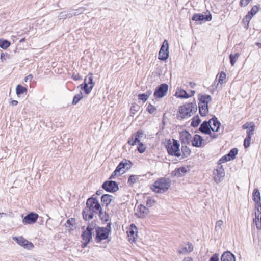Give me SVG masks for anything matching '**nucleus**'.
I'll use <instances>...</instances> for the list:
<instances>
[{"label":"nucleus","instance_id":"nucleus-1","mask_svg":"<svg viewBox=\"0 0 261 261\" xmlns=\"http://www.w3.org/2000/svg\"><path fill=\"white\" fill-rule=\"evenodd\" d=\"M197 110V107L194 100L193 102L186 103L179 108V114L177 116L178 119H183L184 118L190 117L193 113Z\"/></svg>","mask_w":261,"mask_h":261},{"label":"nucleus","instance_id":"nucleus-2","mask_svg":"<svg viewBox=\"0 0 261 261\" xmlns=\"http://www.w3.org/2000/svg\"><path fill=\"white\" fill-rule=\"evenodd\" d=\"M171 182L170 179L168 178H160L154 182L151 189L156 193H163L168 190Z\"/></svg>","mask_w":261,"mask_h":261},{"label":"nucleus","instance_id":"nucleus-3","mask_svg":"<svg viewBox=\"0 0 261 261\" xmlns=\"http://www.w3.org/2000/svg\"><path fill=\"white\" fill-rule=\"evenodd\" d=\"M180 144L179 142L175 139H173V142L171 143L170 140L168 142L167 146V150L169 155L179 157L181 155L179 149Z\"/></svg>","mask_w":261,"mask_h":261},{"label":"nucleus","instance_id":"nucleus-4","mask_svg":"<svg viewBox=\"0 0 261 261\" xmlns=\"http://www.w3.org/2000/svg\"><path fill=\"white\" fill-rule=\"evenodd\" d=\"M96 225V222L95 221H92L91 222H89L88 223L85 229H84L85 226H83L82 227V229L84 230L81 234V238L83 240H88L89 241H91L93 230L95 228Z\"/></svg>","mask_w":261,"mask_h":261},{"label":"nucleus","instance_id":"nucleus-5","mask_svg":"<svg viewBox=\"0 0 261 261\" xmlns=\"http://www.w3.org/2000/svg\"><path fill=\"white\" fill-rule=\"evenodd\" d=\"M94 229L96 232L95 240L97 243H99L108 238L110 233L104 227H99L96 225Z\"/></svg>","mask_w":261,"mask_h":261},{"label":"nucleus","instance_id":"nucleus-6","mask_svg":"<svg viewBox=\"0 0 261 261\" xmlns=\"http://www.w3.org/2000/svg\"><path fill=\"white\" fill-rule=\"evenodd\" d=\"M169 86L166 83H162L155 89L153 96L155 98H161L165 96L167 93Z\"/></svg>","mask_w":261,"mask_h":261},{"label":"nucleus","instance_id":"nucleus-7","mask_svg":"<svg viewBox=\"0 0 261 261\" xmlns=\"http://www.w3.org/2000/svg\"><path fill=\"white\" fill-rule=\"evenodd\" d=\"M86 207L90 208L92 211H94V213H95L97 211H98L99 212L100 210H102L98 201L96 197H90L87 199Z\"/></svg>","mask_w":261,"mask_h":261},{"label":"nucleus","instance_id":"nucleus-8","mask_svg":"<svg viewBox=\"0 0 261 261\" xmlns=\"http://www.w3.org/2000/svg\"><path fill=\"white\" fill-rule=\"evenodd\" d=\"M169 43L167 40H165L159 52L158 58L160 60L166 61L169 57Z\"/></svg>","mask_w":261,"mask_h":261},{"label":"nucleus","instance_id":"nucleus-9","mask_svg":"<svg viewBox=\"0 0 261 261\" xmlns=\"http://www.w3.org/2000/svg\"><path fill=\"white\" fill-rule=\"evenodd\" d=\"M102 188L107 192L110 193L115 192L119 189L118 184L113 180L105 181L102 185Z\"/></svg>","mask_w":261,"mask_h":261},{"label":"nucleus","instance_id":"nucleus-10","mask_svg":"<svg viewBox=\"0 0 261 261\" xmlns=\"http://www.w3.org/2000/svg\"><path fill=\"white\" fill-rule=\"evenodd\" d=\"M13 240L20 246L28 249H31L34 247L31 242L28 241L22 236L13 237Z\"/></svg>","mask_w":261,"mask_h":261},{"label":"nucleus","instance_id":"nucleus-11","mask_svg":"<svg viewBox=\"0 0 261 261\" xmlns=\"http://www.w3.org/2000/svg\"><path fill=\"white\" fill-rule=\"evenodd\" d=\"M207 15H203L201 13H195L192 17V20L195 21H210L212 19V16L211 13L208 11Z\"/></svg>","mask_w":261,"mask_h":261},{"label":"nucleus","instance_id":"nucleus-12","mask_svg":"<svg viewBox=\"0 0 261 261\" xmlns=\"http://www.w3.org/2000/svg\"><path fill=\"white\" fill-rule=\"evenodd\" d=\"M38 218V215L34 212L28 214L23 219L22 222L24 224H31L35 223Z\"/></svg>","mask_w":261,"mask_h":261},{"label":"nucleus","instance_id":"nucleus-13","mask_svg":"<svg viewBox=\"0 0 261 261\" xmlns=\"http://www.w3.org/2000/svg\"><path fill=\"white\" fill-rule=\"evenodd\" d=\"M199 130L204 134H210L211 130H212V127L211 126V120L208 121H204L199 128Z\"/></svg>","mask_w":261,"mask_h":261},{"label":"nucleus","instance_id":"nucleus-14","mask_svg":"<svg viewBox=\"0 0 261 261\" xmlns=\"http://www.w3.org/2000/svg\"><path fill=\"white\" fill-rule=\"evenodd\" d=\"M180 141L182 145H189L190 144L192 136L188 131L184 130L179 133Z\"/></svg>","mask_w":261,"mask_h":261},{"label":"nucleus","instance_id":"nucleus-15","mask_svg":"<svg viewBox=\"0 0 261 261\" xmlns=\"http://www.w3.org/2000/svg\"><path fill=\"white\" fill-rule=\"evenodd\" d=\"M149 210L146 206L140 204L137 210V212L135 213V215L139 218H144L149 213Z\"/></svg>","mask_w":261,"mask_h":261},{"label":"nucleus","instance_id":"nucleus-16","mask_svg":"<svg viewBox=\"0 0 261 261\" xmlns=\"http://www.w3.org/2000/svg\"><path fill=\"white\" fill-rule=\"evenodd\" d=\"M259 10V7L257 5L254 6L249 11L247 14L246 15L245 19H243V21L245 23L247 22V25H249V23L251 18L255 15Z\"/></svg>","mask_w":261,"mask_h":261},{"label":"nucleus","instance_id":"nucleus-17","mask_svg":"<svg viewBox=\"0 0 261 261\" xmlns=\"http://www.w3.org/2000/svg\"><path fill=\"white\" fill-rule=\"evenodd\" d=\"M193 250V246L192 244L189 242H187L186 245H181L180 249L178 251L179 254H186L190 253Z\"/></svg>","mask_w":261,"mask_h":261},{"label":"nucleus","instance_id":"nucleus-18","mask_svg":"<svg viewBox=\"0 0 261 261\" xmlns=\"http://www.w3.org/2000/svg\"><path fill=\"white\" fill-rule=\"evenodd\" d=\"M215 176L214 177V180L217 183H219L221 181V179L224 177L225 173L224 170L222 166L218 167L216 170V172H214Z\"/></svg>","mask_w":261,"mask_h":261},{"label":"nucleus","instance_id":"nucleus-19","mask_svg":"<svg viewBox=\"0 0 261 261\" xmlns=\"http://www.w3.org/2000/svg\"><path fill=\"white\" fill-rule=\"evenodd\" d=\"M132 165V163L129 160H124L122 161L119 165L116 168V172H118L120 173L121 170L123 169L126 168V169H129L131 168Z\"/></svg>","mask_w":261,"mask_h":261},{"label":"nucleus","instance_id":"nucleus-20","mask_svg":"<svg viewBox=\"0 0 261 261\" xmlns=\"http://www.w3.org/2000/svg\"><path fill=\"white\" fill-rule=\"evenodd\" d=\"M188 170L185 167H181L175 169L171 174L172 177H180L185 175L188 172Z\"/></svg>","mask_w":261,"mask_h":261},{"label":"nucleus","instance_id":"nucleus-21","mask_svg":"<svg viewBox=\"0 0 261 261\" xmlns=\"http://www.w3.org/2000/svg\"><path fill=\"white\" fill-rule=\"evenodd\" d=\"M94 213V211H92L90 208H87L85 207L82 211L83 219L86 221L92 219Z\"/></svg>","mask_w":261,"mask_h":261},{"label":"nucleus","instance_id":"nucleus-22","mask_svg":"<svg viewBox=\"0 0 261 261\" xmlns=\"http://www.w3.org/2000/svg\"><path fill=\"white\" fill-rule=\"evenodd\" d=\"M221 261H236V257L231 252L227 251L221 255Z\"/></svg>","mask_w":261,"mask_h":261},{"label":"nucleus","instance_id":"nucleus-23","mask_svg":"<svg viewBox=\"0 0 261 261\" xmlns=\"http://www.w3.org/2000/svg\"><path fill=\"white\" fill-rule=\"evenodd\" d=\"M203 141V138L200 135L196 134L191 141L192 145L194 147H199L201 146Z\"/></svg>","mask_w":261,"mask_h":261},{"label":"nucleus","instance_id":"nucleus-24","mask_svg":"<svg viewBox=\"0 0 261 261\" xmlns=\"http://www.w3.org/2000/svg\"><path fill=\"white\" fill-rule=\"evenodd\" d=\"M198 98L199 101L198 103L205 104L208 103L212 100V97L210 95H202L201 94H198Z\"/></svg>","mask_w":261,"mask_h":261},{"label":"nucleus","instance_id":"nucleus-25","mask_svg":"<svg viewBox=\"0 0 261 261\" xmlns=\"http://www.w3.org/2000/svg\"><path fill=\"white\" fill-rule=\"evenodd\" d=\"M78 87H80L81 90H83L86 94H89L93 89L92 85L89 86V84L87 83V81H84Z\"/></svg>","mask_w":261,"mask_h":261},{"label":"nucleus","instance_id":"nucleus-26","mask_svg":"<svg viewBox=\"0 0 261 261\" xmlns=\"http://www.w3.org/2000/svg\"><path fill=\"white\" fill-rule=\"evenodd\" d=\"M199 112L201 116L204 117L208 113V105L198 103Z\"/></svg>","mask_w":261,"mask_h":261},{"label":"nucleus","instance_id":"nucleus-27","mask_svg":"<svg viewBox=\"0 0 261 261\" xmlns=\"http://www.w3.org/2000/svg\"><path fill=\"white\" fill-rule=\"evenodd\" d=\"M210 120H211V121H213V125L214 127V128L212 127V130L216 132H218L220 128L221 123L215 116H214Z\"/></svg>","mask_w":261,"mask_h":261},{"label":"nucleus","instance_id":"nucleus-28","mask_svg":"<svg viewBox=\"0 0 261 261\" xmlns=\"http://www.w3.org/2000/svg\"><path fill=\"white\" fill-rule=\"evenodd\" d=\"M187 145H182L181 152H182V159L187 158L190 155L191 150L187 146Z\"/></svg>","mask_w":261,"mask_h":261},{"label":"nucleus","instance_id":"nucleus-29","mask_svg":"<svg viewBox=\"0 0 261 261\" xmlns=\"http://www.w3.org/2000/svg\"><path fill=\"white\" fill-rule=\"evenodd\" d=\"M98 216L101 221L103 222H107L109 221L110 217L109 214L106 212L103 213L102 210H100L99 212Z\"/></svg>","mask_w":261,"mask_h":261},{"label":"nucleus","instance_id":"nucleus-30","mask_svg":"<svg viewBox=\"0 0 261 261\" xmlns=\"http://www.w3.org/2000/svg\"><path fill=\"white\" fill-rule=\"evenodd\" d=\"M11 45V42L7 39H0V47L3 49H7Z\"/></svg>","mask_w":261,"mask_h":261},{"label":"nucleus","instance_id":"nucleus-31","mask_svg":"<svg viewBox=\"0 0 261 261\" xmlns=\"http://www.w3.org/2000/svg\"><path fill=\"white\" fill-rule=\"evenodd\" d=\"M201 122V119L198 115L195 116L192 119L191 126L193 127H197Z\"/></svg>","mask_w":261,"mask_h":261},{"label":"nucleus","instance_id":"nucleus-32","mask_svg":"<svg viewBox=\"0 0 261 261\" xmlns=\"http://www.w3.org/2000/svg\"><path fill=\"white\" fill-rule=\"evenodd\" d=\"M240 54L237 53L234 54H231L229 55L230 63L231 66H234L235 63L238 59Z\"/></svg>","mask_w":261,"mask_h":261},{"label":"nucleus","instance_id":"nucleus-33","mask_svg":"<svg viewBox=\"0 0 261 261\" xmlns=\"http://www.w3.org/2000/svg\"><path fill=\"white\" fill-rule=\"evenodd\" d=\"M176 95L177 97L180 98H188L190 96L188 94L187 91L184 89H181L178 92L176 93Z\"/></svg>","mask_w":261,"mask_h":261},{"label":"nucleus","instance_id":"nucleus-34","mask_svg":"<svg viewBox=\"0 0 261 261\" xmlns=\"http://www.w3.org/2000/svg\"><path fill=\"white\" fill-rule=\"evenodd\" d=\"M144 133L142 130H138L134 135H132L133 136V139L136 142L139 143L140 142V138L143 137Z\"/></svg>","mask_w":261,"mask_h":261},{"label":"nucleus","instance_id":"nucleus-35","mask_svg":"<svg viewBox=\"0 0 261 261\" xmlns=\"http://www.w3.org/2000/svg\"><path fill=\"white\" fill-rule=\"evenodd\" d=\"M238 149L237 148L231 149L229 153L227 154L228 158L230 159V161L235 159L236 155L238 154Z\"/></svg>","mask_w":261,"mask_h":261},{"label":"nucleus","instance_id":"nucleus-36","mask_svg":"<svg viewBox=\"0 0 261 261\" xmlns=\"http://www.w3.org/2000/svg\"><path fill=\"white\" fill-rule=\"evenodd\" d=\"M27 91V88L21 85H18L16 88V92L17 95H20Z\"/></svg>","mask_w":261,"mask_h":261},{"label":"nucleus","instance_id":"nucleus-37","mask_svg":"<svg viewBox=\"0 0 261 261\" xmlns=\"http://www.w3.org/2000/svg\"><path fill=\"white\" fill-rule=\"evenodd\" d=\"M83 98V93L80 92L79 93L76 94L73 97L72 104L76 105L82 98Z\"/></svg>","mask_w":261,"mask_h":261},{"label":"nucleus","instance_id":"nucleus-38","mask_svg":"<svg viewBox=\"0 0 261 261\" xmlns=\"http://www.w3.org/2000/svg\"><path fill=\"white\" fill-rule=\"evenodd\" d=\"M66 227L69 226L70 230H73L75 228V220L74 218H70L68 219L66 223Z\"/></svg>","mask_w":261,"mask_h":261},{"label":"nucleus","instance_id":"nucleus-39","mask_svg":"<svg viewBox=\"0 0 261 261\" xmlns=\"http://www.w3.org/2000/svg\"><path fill=\"white\" fill-rule=\"evenodd\" d=\"M84 81H87V83L89 84V86L92 85V87L93 88L94 87L95 83L93 82V75L92 73L88 74V75H87L85 77V78L84 79Z\"/></svg>","mask_w":261,"mask_h":261},{"label":"nucleus","instance_id":"nucleus-40","mask_svg":"<svg viewBox=\"0 0 261 261\" xmlns=\"http://www.w3.org/2000/svg\"><path fill=\"white\" fill-rule=\"evenodd\" d=\"M253 224L256 226L258 230L261 229V217L255 216L253 219Z\"/></svg>","mask_w":261,"mask_h":261},{"label":"nucleus","instance_id":"nucleus-41","mask_svg":"<svg viewBox=\"0 0 261 261\" xmlns=\"http://www.w3.org/2000/svg\"><path fill=\"white\" fill-rule=\"evenodd\" d=\"M156 203V200L152 198V197H147L146 200V206L148 207H152Z\"/></svg>","mask_w":261,"mask_h":261},{"label":"nucleus","instance_id":"nucleus-42","mask_svg":"<svg viewBox=\"0 0 261 261\" xmlns=\"http://www.w3.org/2000/svg\"><path fill=\"white\" fill-rule=\"evenodd\" d=\"M255 202V208H261V197H253Z\"/></svg>","mask_w":261,"mask_h":261},{"label":"nucleus","instance_id":"nucleus-43","mask_svg":"<svg viewBox=\"0 0 261 261\" xmlns=\"http://www.w3.org/2000/svg\"><path fill=\"white\" fill-rule=\"evenodd\" d=\"M137 228L134 224H130V229L128 231V234L130 236H134L135 232L137 233Z\"/></svg>","mask_w":261,"mask_h":261},{"label":"nucleus","instance_id":"nucleus-44","mask_svg":"<svg viewBox=\"0 0 261 261\" xmlns=\"http://www.w3.org/2000/svg\"><path fill=\"white\" fill-rule=\"evenodd\" d=\"M73 16V15L71 13H65L64 12H62L58 15V18L59 19H66V18H70Z\"/></svg>","mask_w":261,"mask_h":261},{"label":"nucleus","instance_id":"nucleus-45","mask_svg":"<svg viewBox=\"0 0 261 261\" xmlns=\"http://www.w3.org/2000/svg\"><path fill=\"white\" fill-rule=\"evenodd\" d=\"M101 199L102 204H105L106 206L110 203L112 200L110 197H101Z\"/></svg>","mask_w":261,"mask_h":261},{"label":"nucleus","instance_id":"nucleus-46","mask_svg":"<svg viewBox=\"0 0 261 261\" xmlns=\"http://www.w3.org/2000/svg\"><path fill=\"white\" fill-rule=\"evenodd\" d=\"M251 127L249 130H247V137H249L251 138V136L253 134L254 131L255 130V126L254 123H252Z\"/></svg>","mask_w":261,"mask_h":261},{"label":"nucleus","instance_id":"nucleus-47","mask_svg":"<svg viewBox=\"0 0 261 261\" xmlns=\"http://www.w3.org/2000/svg\"><path fill=\"white\" fill-rule=\"evenodd\" d=\"M138 143L139 144H138V146L137 147V150L139 153H143V152H145L146 147H144L143 143L139 142V143Z\"/></svg>","mask_w":261,"mask_h":261},{"label":"nucleus","instance_id":"nucleus-48","mask_svg":"<svg viewBox=\"0 0 261 261\" xmlns=\"http://www.w3.org/2000/svg\"><path fill=\"white\" fill-rule=\"evenodd\" d=\"M147 111L151 114H153L156 110V108L151 103H149L147 107Z\"/></svg>","mask_w":261,"mask_h":261},{"label":"nucleus","instance_id":"nucleus-49","mask_svg":"<svg viewBox=\"0 0 261 261\" xmlns=\"http://www.w3.org/2000/svg\"><path fill=\"white\" fill-rule=\"evenodd\" d=\"M251 138L246 137L244 141V146L245 148H247L250 145Z\"/></svg>","mask_w":261,"mask_h":261},{"label":"nucleus","instance_id":"nucleus-50","mask_svg":"<svg viewBox=\"0 0 261 261\" xmlns=\"http://www.w3.org/2000/svg\"><path fill=\"white\" fill-rule=\"evenodd\" d=\"M138 178L136 175H130L128 179V184H132L136 182Z\"/></svg>","mask_w":261,"mask_h":261},{"label":"nucleus","instance_id":"nucleus-51","mask_svg":"<svg viewBox=\"0 0 261 261\" xmlns=\"http://www.w3.org/2000/svg\"><path fill=\"white\" fill-rule=\"evenodd\" d=\"M230 161V159L228 158V156H227V154H226L225 155H224L223 156H222L219 161H218V164L219 165H220L222 163H224L227 161Z\"/></svg>","mask_w":261,"mask_h":261},{"label":"nucleus","instance_id":"nucleus-52","mask_svg":"<svg viewBox=\"0 0 261 261\" xmlns=\"http://www.w3.org/2000/svg\"><path fill=\"white\" fill-rule=\"evenodd\" d=\"M226 74L224 72H221L219 77V82L221 83H223V81L226 79Z\"/></svg>","mask_w":261,"mask_h":261},{"label":"nucleus","instance_id":"nucleus-53","mask_svg":"<svg viewBox=\"0 0 261 261\" xmlns=\"http://www.w3.org/2000/svg\"><path fill=\"white\" fill-rule=\"evenodd\" d=\"M10 57V55L6 53H2L1 54V59L2 62H4L6 60L7 58H9Z\"/></svg>","mask_w":261,"mask_h":261},{"label":"nucleus","instance_id":"nucleus-54","mask_svg":"<svg viewBox=\"0 0 261 261\" xmlns=\"http://www.w3.org/2000/svg\"><path fill=\"white\" fill-rule=\"evenodd\" d=\"M223 222L221 220L217 221L216 223L215 229L218 230V229H221V227L223 225Z\"/></svg>","mask_w":261,"mask_h":261},{"label":"nucleus","instance_id":"nucleus-55","mask_svg":"<svg viewBox=\"0 0 261 261\" xmlns=\"http://www.w3.org/2000/svg\"><path fill=\"white\" fill-rule=\"evenodd\" d=\"M138 97L139 100H141L143 102L146 101L148 99L146 96L145 95V93L139 94Z\"/></svg>","mask_w":261,"mask_h":261},{"label":"nucleus","instance_id":"nucleus-56","mask_svg":"<svg viewBox=\"0 0 261 261\" xmlns=\"http://www.w3.org/2000/svg\"><path fill=\"white\" fill-rule=\"evenodd\" d=\"M209 261H219V254L215 253L210 258Z\"/></svg>","mask_w":261,"mask_h":261},{"label":"nucleus","instance_id":"nucleus-57","mask_svg":"<svg viewBox=\"0 0 261 261\" xmlns=\"http://www.w3.org/2000/svg\"><path fill=\"white\" fill-rule=\"evenodd\" d=\"M252 123H254L253 122H247L243 125L242 128L243 129H246L249 128H251L252 126Z\"/></svg>","mask_w":261,"mask_h":261},{"label":"nucleus","instance_id":"nucleus-58","mask_svg":"<svg viewBox=\"0 0 261 261\" xmlns=\"http://www.w3.org/2000/svg\"><path fill=\"white\" fill-rule=\"evenodd\" d=\"M103 189H102V190H97V192H96V196H99L100 195H101V196H111L109 194H103Z\"/></svg>","mask_w":261,"mask_h":261},{"label":"nucleus","instance_id":"nucleus-59","mask_svg":"<svg viewBox=\"0 0 261 261\" xmlns=\"http://www.w3.org/2000/svg\"><path fill=\"white\" fill-rule=\"evenodd\" d=\"M121 174L119 173L118 172H116V170L112 173L110 177V179H114L117 175H120Z\"/></svg>","mask_w":261,"mask_h":261},{"label":"nucleus","instance_id":"nucleus-60","mask_svg":"<svg viewBox=\"0 0 261 261\" xmlns=\"http://www.w3.org/2000/svg\"><path fill=\"white\" fill-rule=\"evenodd\" d=\"M72 79L75 81L81 80L82 76L79 74L73 73L72 76Z\"/></svg>","mask_w":261,"mask_h":261},{"label":"nucleus","instance_id":"nucleus-61","mask_svg":"<svg viewBox=\"0 0 261 261\" xmlns=\"http://www.w3.org/2000/svg\"><path fill=\"white\" fill-rule=\"evenodd\" d=\"M255 216L261 217V208H255Z\"/></svg>","mask_w":261,"mask_h":261},{"label":"nucleus","instance_id":"nucleus-62","mask_svg":"<svg viewBox=\"0 0 261 261\" xmlns=\"http://www.w3.org/2000/svg\"><path fill=\"white\" fill-rule=\"evenodd\" d=\"M251 0H241L240 2V5L241 6H246Z\"/></svg>","mask_w":261,"mask_h":261},{"label":"nucleus","instance_id":"nucleus-63","mask_svg":"<svg viewBox=\"0 0 261 261\" xmlns=\"http://www.w3.org/2000/svg\"><path fill=\"white\" fill-rule=\"evenodd\" d=\"M252 196H260V192L257 188H255L253 190Z\"/></svg>","mask_w":261,"mask_h":261},{"label":"nucleus","instance_id":"nucleus-64","mask_svg":"<svg viewBox=\"0 0 261 261\" xmlns=\"http://www.w3.org/2000/svg\"><path fill=\"white\" fill-rule=\"evenodd\" d=\"M129 145H134L136 142L135 141V140L133 139V136H132L131 138H130L128 141V142H127Z\"/></svg>","mask_w":261,"mask_h":261}]
</instances>
